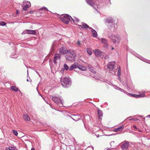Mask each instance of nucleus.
<instances>
[{
  "mask_svg": "<svg viewBox=\"0 0 150 150\" xmlns=\"http://www.w3.org/2000/svg\"><path fill=\"white\" fill-rule=\"evenodd\" d=\"M101 42L105 44L107 43V40L104 38H102L101 39Z\"/></svg>",
  "mask_w": 150,
  "mask_h": 150,
  "instance_id": "29",
  "label": "nucleus"
},
{
  "mask_svg": "<svg viewBox=\"0 0 150 150\" xmlns=\"http://www.w3.org/2000/svg\"><path fill=\"white\" fill-rule=\"evenodd\" d=\"M61 57L60 55L59 54H56L54 55L53 59L54 63L55 64L57 63V61L59 60Z\"/></svg>",
  "mask_w": 150,
  "mask_h": 150,
  "instance_id": "12",
  "label": "nucleus"
},
{
  "mask_svg": "<svg viewBox=\"0 0 150 150\" xmlns=\"http://www.w3.org/2000/svg\"><path fill=\"white\" fill-rule=\"evenodd\" d=\"M77 68L80 70L82 71H86L87 69V67L81 65L79 64H78Z\"/></svg>",
  "mask_w": 150,
  "mask_h": 150,
  "instance_id": "16",
  "label": "nucleus"
},
{
  "mask_svg": "<svg viewBox=\"0 0 150 150\" xmlns=\"http://www.w3.org/2000/svg\"><path fill=\"white\" fill-rule=\"evenodd\" d=\"M60 81L62 86L64 88H68L71 85V80L68 77L61 78Z\"/></svg>",
  "mask_w": 150,
  "mask_h": 150,
  "instance_id": "1",
  "label": "nucleus"
},
{
  "mask_svg": "<svg viewBox=\"0 0 150 150\" xmlns=\"http://www.w3.org/2000/svg\"><path fill=\"white\" fill-rule=\"evenodd\" d=\"M16 148L14 147L10 146L8 148H6V150H16Z\"/></svg>",
  "mask_w": 150,
  "mask_h": 150,
  "instance_id": "26",
  "label": "nucleus"
},
{
  "mask_svg": "<svg viewBox=\"0 0 150 150\" xmlns=\"http://www.w3.org/2000/svg\"><path fill=\"white\" fill-rule=\"evenodd\" d=\"M94 52L96 55L98 57H99L102 55V52L98 50H95Z\"/></svg>",
  "mask_w": 150,
  "mask_h": 150,
  "instance_id": "17",
  "label": "nucleus"
},
{
  "mask_svg": "<svg viewBox=\"0 0 150 150\" xmlns=\"http://www.w3.org/2000/svg\"><path fill=\"white\" fill-rule=\"evenodd\" d=\"M79 28L81 29V28H83L84 29H86L90 28L89 27L88 25L84 22L81 23V25H78Z\"/></svg>",
  "mask_w": 150,
  "mask_h": 150,
  "instance_id": "10",
  "label": "nucleus"
},
{
  "mask_svg": "<svg viewBox=\"0 0 150 150\" xmlns=\"http://www.w3.org/2000/svg\"><path fill=\"white\" fill-rule=\"evenodd\" d=\"M89 30L91 31L92 33L93 36L94 37H96L97 35V34L96 32L93 29L91 28H89Z\"/></svg>",
  "mask_w": 150,
  "mask_h": 150,
  "instance_id": "18",
  "label": "nucleus"
},
{
  "mask_svg": "<svg viewBox=\"0 0 150 150\" xmlns=\"http://www.w3.org/2000/svg\"><path fill=\"white\" fill-rule=\"evenodd\" d=\"M23 10L26 11L28 8L30 6V3L29 1H25L23 2Z\"/></svg>",
  "mask_w": 150,
  "mask_h": 150,
  "instance_id": "5",
  "label": "nucleus"
},
{
  "mask_svg": "<svg viewBox=\"0 0 150 150\" xmlns=\"http://www.w3.org/2000/svg\"><path fill=\"white\" fill-rule=\"evenodd\" d=\"M138 131L139 132H142V131L140 130H139V129H138Z\"/></svg>",
  "mask_w": 150,
  "mask_h": 150,
  "instance_id": "42",
  "label": "nucleus"
},
{
  "mask_svg": "<svg viewBox=\"0 0 150 150\" xmlns=\"http://www.w3.org/2000/svg\"><path fill=\"white\" fill-rule=\"evenodd\" d=\"M64 69H64V68H62V69L61 71H64Z\"/></svg>",
  "mask_w": 150,
  "mask_h": 150,
  "instance_id": "38",
  "label": "nucleus"
},
{
  "mask_svg": "<svg viewBox=\"0 0 150 150\" xmlns=\"http://www.w3.org/2000/svg\"><path fill=\"white\" fill-rule=\"evenodd\" d=\"M75 57L70 54H68L66 56V58L69 61H71L74 60V59Z\"/></svg>",
  "mask_w": 150,
  "mask_h": 150,
  "instance_id": "13",
  "label": "nucleus"
},
{
  "mask_svg": "<svg viewBox=\"0 0 150 150\" xmlns=\"http://www.w3.org/2000/svg\"><path fill=\"white\" fill-rule=\"evenodd\" d=\"M17 14H18L19 12V11L18 10H17L16 11Z\"/></svg>",
  "mask_w": 150,
  "mask_h": 150,
  "instance_id": "37",
  "label": "nucleus"
},
{
  "mask_svg": "<svg viewBox=\"0 0 150 150\" xmlns=\"http://www.w3.org/2000/svg\"><path fill=\"white\" fill-rule=\"evenodd\" d=\"M86 51L88 53L89 55H91L92 54L91 50L90 48H87L86 50Z\"/></svg>",
  "mask_w": 150,
  "mask_h": 150,
  "instance_id": "27",
  "label": "nucleus"
},
{
  "mask_svg": "<svg viewBox=\"0 0 150 150\" xmlns=\"http://www.w3.org/2000/svg\"><path fill=\"white\" fill-rule=\"evenodd\" d=\"M111 22H112V20H111V21H110V22H109V21H108V23H110V22H111Z\"/></svg>",
  "mask_w": 150,
  "mask_h": 150,
  "instance_id": "43",
  "label": "nucleus"
},
{
  "mask_svg": "<svg viewBox=\"0 0 150 150\" xmlns=\"http://www.w3.org/2000/svg\"><path fill=\"white\" fill-rule=\"evenodd\" d=\"M41 10H44L45 11H47L48 10L45 7H43V8H42L41 9Z\"/></svg>",
  "mask_w": 150,
  "mask_h": 150,
  "instance_id": "32",
  "label": "nucleus"
},
{
  "mask_svg": "<svg viewBox=\"0 0 150 150\" xmlns=\"http://www.w3.org/2000/svg\"><path fill=\"white\" fill-rule=\"evenodd\" d=\"M78 63L75 62L74 64L71 65L69 68V70L71 71L77 67Z\"/></svg>",
  "mask_w": 150,
  "mask_h": 150,
  "instance_id": "15",
  "label": "nucleus"
},
{
  "mask_svg": "<svg viewBox=\"0 0 150 150\" xmlns=\"http://www.w3.org/2000/svg\"><path fill=\"white\" fill-rule=\"evenodd\" d=\"M114 48L113 47H112V50H114Z\"/></svg>",
  "mask_w": 150,
  "mask_h": 150,
  "instance_id": "44",
  "label": "nucleus"
},
{
  "mask_svg": "<svg viewBox=\"0 0 150 150\" xmlns=\"http://www.w3.org/2000/svg\"><path fill=\"white\" fill-rule=\"evenodd\" d=\"M91 71L93 73H95L96 72L93 69L91 70Z\"/></svg>",
  "mask_w": 150,
  "mask_h": 150,
  "instance_id": "34",
  "label": "nucleus"
},
{
  "mask_svg": "<svg viewBox=\"0 0 150 150\" xmlns=\"http://www.w3.org/2000/svg\"><path fill=\"white\" fill-rule=\"evenodd\" d=\"M120 91L122 92L124 91V90L122 89H120Z\"/></svg>",
  "mask_w": 150,
  "mask_h": 150,
  "instance_id": "40",
  "label": "nucleus"
},
{
  "mask_svg": "<svg viewBox=\"0 0 150 150\" xmlns=\"http://www.w3.org/2000/svg\"><path fill=\"white\" fill-rule=\"evenodd\" d=\"M146 117H149V118H150V115H147V116H146Z\"/></svg>",
  "mask_w": 150,
  "mask_h": 150,
  "instance_id": "39",
  "label": "nucleus"
},
{
  "mask_svg": "<svg viewBox=\"0 0 150 150\" xmlns=\"http://www.w3.org/2000/svg\"><path fill=\"white\" fill-rule=\"evenodd\" d=\"M71 18L69 15L66 14L62 15L60 19L62 22L66 24H68L69 22L71 21Z\"/></svg>",
  "mask_w": 150,
  "mask_h": 150,
  "instance_id": "2",
  "label": "nucleus"
},
{
  "mask_svg": "<svg viewBox=\"0 0 150 150\" xmlns=\"http://www.w3.org/2000/svg\"><path fill=\"white\" fill-rule=\"evenodd\" d=\"M67 53H69L70 55L76 56V54L75 53L74 50L72 49L68 50Z\"/></svg>",
  "mask_w": 150,
  "mask_h": 150,
  "instance_id": "19",
  "label": "nucleus"
},
{
  "mask_svg": "<svg viewBox=\"0 0 150 150\" xmlns=\"http://www.w3.org/2000/svg\"><path fill=\"white\" fill-rule=\"evenodd\" d=\"M133 127L134 130L137 129V128L136 126L134 125Z\"/></svg>",
  "mask_w": 150,
  "mask_h": 150,
  "instance_id": "36",
  "label": "nucleus"
},
{
  "mask_svg": "<svg viewBox=\"0 0 150 150\" xmlns=\"http://www.w3.org/2000/svg\"><path fill=\"white\" fill-rule=\"evenodd\" d=\"M30 13H32V12H31L30 11Z\"/></svg>",
  "mask_w": 150,
  "mask_h": 150,
  "instance_id": "45",
  "label": "nucleus"
},
{
  "mask_svg": "<svg viewBox=\"0 0 150 150\" xmlns=\"http://www.w3.org/2000/svg\"><path fill=\"white\" fill-rule=\"evenodd\" d=\"M31 150H35V149L33 148H32Z\"/></svg>",
  "mask_w": 150,
  "mask_h": 150,
  "instance_id": "41",
  "label": "nucleus"
},
{
  "mask_svg": "<svg viewBox=\"0 0 150 150\" xmlns=\"http://www.w3.org/2000/svg\"><path fill=\"white\" fill-rule=\"evenodd\" d=\"M115 67V63L114 62H110L108 66V68L110 71H112Z\"/></svg>",
  "mask_w": 150,
  "mask_h": 150,
  "instance_id": "7",
  "label": "nucleus"
},
{
  "mask_svg": "<svg viewBox=\"0 0 150 150\" xmlns=\"http://www.w3.org/2000/svg\"><path fill=\"white\" fill-rule=\"evenodd\" d=\"M129 146V144L128 142H124L122 145V148L123 150H126Z\"/></svg>",
  "mask_w": 150,
  "mask_h": 150,
  "instance_id": "9",
  "label": "nucleus"
},
{
  "mask_svg": "<svg viewBox=\"0 0 150 150\" xmlns=\"http://www.w3.org/2000/svg\"><path fill=\"white\" fill-rule=\"evenodd\" d=\"M124 126L122 125L119 126L118 128H115L113 130V131L114 132H118L121 131L124 128Z\"/></svg>",
  "mask_w": 150,
  "mask_h": 150,
  "instance_id": "14",
  "label": "nucleus"
},
{
  "mask_svg": "<svg viewBox=\"0 0 150 150\" xmlns=\"http://www.w3.org/2000/svg\"><path fill=\"white\" fill-rule=\"evenodd\" d=\"M11 89L13 91L17 92L18 91V89L15 86H12L11 87Z\"/></svg>",
  "mask_w": 150,
  "mask_h": 150,
  "instance_id": "23",
  "label": "nucleus"
},
{
  "mask_svg": "<svg viewBox=\"0 0 150 150\" xmlns=\"http://www.w3.org/2000/svg\"><path fill=\"white\" fill-rule=\"evenodd\" d=\"M6 25V23L4 21H1L0 22V25L2 26H5Z\"/></svg>",
  "mask_w": 150,
  "mask_h": 150,
  "instance_id": "31",
  "label": "nucleus"
},
{
  "mask_svg": "<svg viewBox=\"0 0 150 150\" xmlns=\"http://www.w3.org/2000/svg\"><path fill=\"white\" fill-rule=\"evenodd\" d=\"M30 13H32V12H31L30 11Z\"/></svg>",
  "mask_w": 150,
  "mask_h": 150,
  "instance_id": "46",
  "label": "nucleus"
},
{
  "mask_svg": "<svg viewBox=\"0 0 150 150\" xmlns=\"http://www.w3.org/2000/svg\"><path fill=\"white\" fill-rule=\"evenodd\" d=\"M13 133L16 136H17L18 134V133L17 131L15 130H13Z\"/></svg>",
  "mask_w": 150,
  "mask_h": 150,
  "instance_id": "30",
  "label": "nucleus"
},
{
  "mask_svg": "<svg viewBox=\"0 0 150 150\" xmlns=\"http://www.w3.org/2000/svg\"><path fill=\"white\" fill-rule=\"evenodd\" d=\"M87 3L91 6H93L94 3L92 0H86Z\"/></svg>",
  "mask_w": 150,
  "mask_h": 150,
  "instance_id": "22",
  "label": "nucleus"
},
{
  "mask_svg": "<svg viewBox=\"0 0 150 150\" xmlns=\"http://www.w3.org/2000/svg\"><path fill=\"white\" fill-rule=\"evenodd\" d=\"M117 75L118 78L119 79V80H120V76L121 75V69L120 66H119V69L117 72Z\"/></svg>",
  "mask_w": 150,
  "mask_h": 150,
  "instance_id": "25",
  "label": "nucleus"
},
{
  "mask_svg": "<svg viewBox=\"0 0 150 150\" xmlns=\"http://www.w3.org/2000/svg\"><path fill=\"white\" fill-rule=\"evenodd\" d=\"M68 50L63 47H62L60 49L59 53L61 54L64 55L67 53Z\"/></svg>",
  "mask_w": 150,
  "mask_h": 150,
  "instance_id": "8",
  "label": "nucleus"
},
{
  "mask_svg": "<svg viewBox=\"0 0 150 150\" xmlns=\"http://www.w3.org/2000/svg\"><path fill=\"white\" fill-rule=\"evenodd\" d=\"M110 38L111 39L112 42H113L114 44H115L117 43H118L119 42L120 40V38L119 36L117 35L115 36L114 35H112L110 37Z\"/></svg>",
  "mask_w": 150,
  "mask_h": 150,
  "instance_id": "4",
  "label": "nucleus"
},
{
  "mask_svg": "<svg viewBox=\"0 0 150 150\" xmlns=\"http://www.w3.org/2000/svg\"><path fill=\"white\" fill-rule=\"evenodd\" d=\"M64 67L66 70H67L69 69L68 66L66 64H64Z\"/></svg>",
  "mask_w": 150,
  "mask_h": 150,
  "instance_id": "28",
  "label": "nucleus"
},
{
  "mask_svg": "<svg viewBox=\"0 0 150 150\" xmlns=\"http://www.w3.org/2000/svg\"><path fill=\"white\" fill-rule=\"evenodd\" d=\"M98 117L99 119H102L103 116V113L101 110L98 109Z\"/></svg>",
  "mask_w": 150,
  "mask_h": 150,
  "instance_id": "20",
  "label": "nucleus"
},
{
  "mask_svg": "<svg viewBox=\"0 0 150 150\" xmlns=\"http://www.w3.org/2000/svg\"><path fill=\"white\" fill-rule=\"evenodd\" d=\"M71 21H72L73 23L77 22L79 21V20L77 18L74 17V18H71Z\"/></svg>",
  "mask_w": 150,
  "mask_h": 150,
  "instance_id": "24",
  "label": "nucleus"
},
{
  "mask_svg": "<svg viewBox=\"0 0 150 150\" xmlns=\"http://www.w3.org/2000/svg\"><path fill=\"white\" fill-rule=\"evenodd\" d=\"M129 94L131 95V96H132L133 97L136 98H139V97H142L144 96L145 93L142 92V94H139V95H137L135 94Z\"/></svg>",
  "mask_w": 150,
  "mask_h": 150,
  "instance_id": "11",
  "label": "nucleus"
},
{
  "mask_svg": "<svg viewBox=\"0 0 150 150\" xmlns=\"http://www.w3.org/2000/svg\"><path fill=\"white\" fill-rule=\"evenodd\" d=\"M24 119L27 121H29L30 120V117L27 114H24L23 115Z\"/></svg>",
  "mask_w": 150,
  "mask_h": 150,
  "instance_id": "21",
  "label": "nucleus"
},
{
  "mask_svg": "<svg viewBox=\"0 0 150 150\" xmlns=\"http://www.w3.org/2000/svg\"><path fill=\"white\" fill-rule=\"evenodd\" d=\"M23 33L24 34H29L35 35L36 33V31L35 30L27 29L25 30Z\"/></svg>",
  "mask_w": 150,
  "mask_h": 150,
  "instance_id": "6",
  "label": "nucleus"
},
{
  "mask_svg": "<svg viewBox=\"0 0 150 150\" xmlns=\"http://www.w3.org/2000/svg\"><path fill=\"white\" fill-rule=\"evenodd\" d=\"M133 118L132 117H127V118L126 120H132Z\"/></svg>",
  "mask_w": 150,
  "mask_h": 150,
  "instance_id": "33",
  "label": "nucleus"
},
{
  "mask_svg": "<svg viewBox=\"0 0 150 150\" xmlns=\"http://www.w3.org/2000/svg\"><path fill=\"white\" fill-rule=\"evenodd\" d=\"M77 44L79 45H81V43H80V41H78L77 42Z\"/></svg>",
  "mask_w": 150,
  "mask_h": 150,
  "instance_id": "35",
  "label": "nucleus"
},
{
  "mask_svg": "<svg viewBox=\"0 0 150 150\" xmlns=\"http://www.w3.org/2000/svg\"><path fill=\"white\" fill-rule=\"evenodd\" d=\"M50 98L55 103L58 104L59 107H62L63 106L62 101L59 98L52 96H50Z\"/></svg>",
  "mask_w": 150,
  "mask_h": 150,
  "instance_id": "3",
  "label": "nucleus"
}]
</instances>
